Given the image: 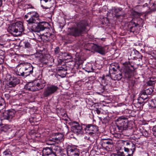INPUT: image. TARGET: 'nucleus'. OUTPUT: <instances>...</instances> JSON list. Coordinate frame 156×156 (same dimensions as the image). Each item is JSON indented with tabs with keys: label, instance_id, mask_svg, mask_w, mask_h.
<instances>
[{
	"label": "nucleus",
	"instance_id": "39448f33",
	"mask_svg": "<svg viewBox=\"0 0 156 156\" xmlns=\"http://www.w3.org/2000/svg\"><path fill=\"white\" fill-rule=\"evenodd\" d=\"M116 126L119 132H122L128 128V120L127 116H122L116 120Z\"/></svg>",
	"mask_w": 156,
	"mask_h": 156
},
{
	"label": "nucleus",
	"instance_id": "f704fd0d",
	"mask_svg": "<svg viewBox=\"0 0 156 156\" xmlns=\"http://www.w3.org/2000/svg\"><path fill=\"white\" fill-rule=\"evenodd\" d=\"M55 54H57L59 53L60 51L59 48L58 47H56L55 49Z\"/></svg>",
	"mask_w": 156,
	"mask_h": 156
},
{
	"label": "nucleus",
	"instance_id": "a19ab883",
	"mask_svg": "<svg viewBox=\"0 0 156 156\" xmlns=\"http://www.w3.org/2000/svg\"><path fill=\"white\" fill-rule=\"evenodd\" d=\"M95 110L96 111L97 113L98 114H100V113H101V111L99 109H98L97 108Z\"/></svg>",
	"mask_w": 156,
	"mask_h": 156
},
{
	"label": "nucleus",
	"instance_id": "0eeeda50",
	"mask_svg": "<svg viewBox=\"0 0 156 156\" xmlns=\"http://www.w3.org/2000/svg\"><path fill=\"white\" fill-rule=\"evenodd\" d=\"M44 86L45 85L44 83L37 82L34 83H30L27 85L25 87L28 90L35 91L42 89L44 87Z\"/></svg>",
	"mask_w": 156,
	"mask_h": 156
},
{
	"label": "nucleus",
	"instance_id": "6e6552de",
	"mask_svg": "<svg viewBox=\"0 0 156 156\" xmlns=\"http://www.w3.org/2000/svg\"><path fill=\"white\" fill-rule=\"evenodd\" d=\"M20 64L21 65L25 67V68H23L22 69L25 76H28L33 73V67L30 63L24 62Z\"/></svg>",
	"mask_w": 156,
	"mask_h": 156
},
{
	"label": "nucleus",
	"instance_id": "2f4dec72",
	"mask_svg": "<svg viewBox=\"0 0 156 156\" xmlns=\"http://www.w3.org/2000/svg\"><path fill=\"white\" fill-rule=\"evenodd\" d=\"M117 155L118 156H125L124 152L119 151L117 153Z\"/></svg>",
	"mask_w": 156,
	"mask_h": 156
},
{
	"label": "nucleus",
	"instance_id": "6ab92c4d",
	"mask_svg": "<svg viewBox=\"0 0 156 156\" xmlns=\"http://www.w3.org/2000/svg\"><path fill=\"white\" fill-rule=\"evenodd\" d=\"M102 145L104 146L107 147L106 144L110 145L113 143L112 140L110 139L103 138L102 139Z\"/></svg>",
	"mask_w": 156,
	"mask_h": 156
},
{
	"label": "nucleus",
	"instance_id": "c756f323",
	"mask_svg": "<svg viewBox=\"0 0 156 156\" xmlns=\"http://www.w3.org/2000/svg\"><path fill=\"white\" fill-rule=\"evenodd\" d=\"M99 46H98L96 45L93 44L92 46V49L94 50V51L97 52L98 49V48Z\"/></svg>",
	"mask_w": 156,
	"mask_h": 156
},
{
	"label": "nucleus",
	"instance_id": "9d476101",
	"mask_svg": "<svg viewBox=\"0 0 156 156\" xmlns=\"http://www.w3.org/2000/svg\"><path fill=\"white\" fill-rule=\"evenodd\" d=\"M72 124L73 126L71 127L72 131L76 135L81 133L83 128L79 123L74 121L72 122Z\"/></svg>",
	"mask_w": 156,
	"mask_h": 156
},
{
	"label": "nucleus",
	"instance_id": "72a5a7b5",
	"mask_svg": "<svg viewBox=\"0 0 156 156\" xmlns=\"http://www.w3.org/2000/svg\"><path fill=\"white\" fill-rule=\"evenodd\" d=\"M152 131L154 135L156 137V126L153 127L152 129Z\"/></svg>",
	"mask_w": 156,
	"mask_h": 156
},
{
	"label": "nucleus",
	"instance_id": "2eb2a0df",
	"mask_svg": "<svg viewBox=\"0 0 156 156\" xmlns=\"http://www.w3.org/2000/svg\"><path fill=\"white\" fill-rule=\"evenodd\" d=\"M23 68L25 69V67L21 65L20 63L17 66L16 68V74L19 76H25L22 70Z\"/></svg>",
	"mask_w": 156,
	"mask_h": 156
},
{
	"label": "nucleus",
	"instance_id": "4be33fe9",
	"mask_svg": "<svg viewBox=\"0 0 156 156\" xmlns=\"http://www.w3.org/2000/svg\"><path fill=\"white\" fill-rule=\"evenodd\" d=\"M98 49L97 51L98 52L102 55H104L105 54V49L104 47L99 46L98 48Z\"/></svg>",
	"mask_w": 156,
	"mask_h": 156
},
{
	"label": "nucleus",
	"instance_id": "5701e85b",
	"mask_svg": "<svg viewBox=\"0 0 156 156\" xmlns=\"http://www.w3.org/2000/svg\"><path fill=\"white\" fill-rule=\"evenodd\" d=\"M131 23L133 25L132 27H131L130 28V31L134 32V30L135 28V27H137L138 25L137 23H136L135 22H131Z\"/></svg>",
	"mask_w": 156,
	"mask_h": 156
},
{
	"label": "nucleus",
	"instance_id": "dca6fc26",
	"mask_svg": "<svg viewBox=\"0 0 156 156\" xmlns=\"http://www.w3.org/2000/svg\"><path fill=\"white\" fill-rule=\"evenodd\" d=\"M52 152L55 156H58V154L61 152L60 147L57 146L53 145L51 147Z\"/></svg>",
	"mask_w": 156,
	"mask_h": 156
},
{
	"label": "nucleus",
	"instance_id": "9b49d317",
	"mask_svg": "<svg viewBox=\"0 0 156 156\" xmlns=\"http://www.w3.org/2000/svg\"><path fill=\"white\" fill-rule=\"evenodd\" d=\"M14 115V112H13L10 111H6L3 113V119H5L10 121Z\"/></svg>",
	"mask_w": 156,
	"mask_h": 156
},
{
	"label": "nucleus",
	"instance_id": "393cba45",
	"mask_svg": "<svg viewBox=\"0 0 156 156\" xmlns=\"http://www.w3.org/2000/svg\"><path fill=\"white\" fill-rule=\"evenodd\" d=\"M0 156H12L11 152L8 151H6L1 154Z\"/></svg>",
	"mask_w": 156,
	"mask_h": 156
},
{
	"label": "nucleus",
	"instance_id": "4c0bfd02",
	"mask_svg": "<svg viewBox=\"0 0 156 156\" xmlns=\"http://www.w3.org/2000/svg\"><path fill=\"white\" fill-rule=\"evenodd\" d=\"M143 135L146 137L148 135L147 132L145 130L143 132Z\"/></svg>",
	"mask_w": 156,
	"mask_h": 156
},
{
	"label": "nucleus",
	"instance_id": "c03bdc74",
	"mask_svg": "<svg viewBox=\"0 0 156 156\" xmlns=\"http://www.w3.org/2000/svg\"><path fill=\"white\" fill-rule=\"evenodd\" d=\"M118 136H119V137H120L121 136L120 134H119V135H118Z\"/></svg>",
	"mask_w": 156,
	"mask_h": 156
},
{
	"label": "nucleus",
	"instance_id": "a878e982",
	"mask_svg": "<svg viewBox=\"0 0 156 156\" xmlns=\"http://www.w3.org/2000/svg\"><path fill=\"white\" fill-rule=\"evenodd\" d=\"M151 107L154 108L156 107V101L154 100H151L150 103Z\"/></svg>",
	"mask_w": 156,
	"mask_h": 156
},
{
	"label": "nucleus",
	"instance_id": "473e14b6",
	"mask_svg": "<svg viewBox=\"0 0 156 156\" xmlns=\"http://www.w3.org/2000/svg\"><path fill=\"white\" fill-rule=\"evenodd\" d=\"M46 144L47 145H51L52 146L53 145H54V144L55 143L52 142H51L50 140H47L46 141Z\"/></svg>",
	"mask_w": 156,
	"mask_h": 156
},
{
	"label": "nucleus",
	"instance_id": "a18cd8bd",
	"mask_svg": "<svg viewBox=\"0 0 156 156\" xmlns=\"http://www.w3.org/2000/svg\"><path fill=\"white\" fill-rule=\"evenodd\" d=\"M45 36H46V37H47L48 36V35H44Z\"/></svg>",
	"mask_w": 156,
	"mask_h": 156
},
{
	"label": "nucleus",
	"instance_id": "4468645a",
	"mask_svg": "<svg viewBox=\"0 0 156 156\" xmlns=\"http://www.w3.org/2000/svg\"><path fill=\"white\" fill-rule=\"evenodd\" d=\"M51 147H46L42 150L43 156H55L52 152Z\"/></svg>",
	"mask_w": 156,
	"mask_h": 156
},
{
	"label": "nucleus",
	"instance_id": "c85d7f7f",
	"mask_svg": "<svg viewBox=\"0 0 156 156\" xmlns=\"http://www.w3.org/2000/svg\"><path fill=\"white\" fill-rule=\"evenodd\" d=\"M64 56V59L65 60L71 59L72 58V56L68 54L65 53Z\"/></svg>",
	"mask_w": 156,
	"mask_h": 156
},
{
	"label": "nucleus",
	"instance_id": "79ce46f5",
	"mask_svg": "<svg viewBox=\"0 0 156 156\" xmlns=\"http://www.w3.org/2000/svg\"><path fill=\"white\" fill-rule=\"evenodd\" d=\"M2 1L3 0H0V7L2 5Z\"/></svg>",
	"mask_w": 156,
	"mask_h": 156
},
{
	"label": "nucleus",
	"instance_id": "bb28decb",
	"mask_svg": "<svg viewBox=\"0 0 156 156\" xmlns=\"http://www.w3.org/2000/svg\"><path fill=\"white\" fill-rule=\"evenodd\" d=\"M149 54L151 55L154 58H156V51H148Z\"/></svg>",
	"mask_w": 156,
	"mask_h": 156
},
{
	"label": "nucleus",
	"instance_id": "f3484780",
	"mask_svg": "<svg viewBox=\"0 0 156 156\" xmlns=\"http://www.w3.org/2000/svg\"><path fill=\"white\" fill-rule=\"evenodd\" d=\"M132 71L129 69L126 68L124 70L122 73L124 78H129L132 76Z\"/></svg>",
	"mask_w": 156,
	"mask_h": 156
},
{
	"label": "nucleus",
	"instance_id": "423d86ee",
	"mask_svg": "<svg viewBox=\"0 0 156 156\" xmlns=\"http://www.w3.org/2000/svg\"><path fill=\"white\" fill-rule=\"evenodd\" d=\"M58 89V87L54 85H50L44 89L43 95L44 97H48L55 93Z\"/></svg>",
	"mask_w": 156,
	"mask_h": 156
},
{
	"label": "nucleus",
	"instance_id": "e433bc0d",
	"mask_svg": "<svg viewBox=\"0 0 156 156\" xmlns=\"http://www.w3.org/2000/svg\"><path fill=\"white\" fill-rule=\"evenodd\" d=\"M129 150L128 148H126L125 147H124V151L126 152L128 154H128L131 153V151H130Z\"/></svg>",
	"mask_w": 156,
	"mask_h": 156
},
{
	"label": "nucleus",
	"instance_id": "7c9ffc66",
	"mask_svg": "<svg viewBox=\"0 0 156 156\" xmlns=\"http://www.w3.org/2000/svg\"><path fill=\"white\" fill-rule=\"evenodd\" d=\"M25 47V48H29L31 47V45L27 41L24 42Z\"/></svg>",
	"mask_w": 156,
	"mask_h": 156
},
{
	"label": "nucleus",
	"instance_id": "20e7f679",
	"mask_svg": "<svg viewBox=\"0 0 156 156\" xmlns=\"http://www.w3.org/2000/svg\"><path fill=\"white\" fill-rule=\"evenodd\" d=\"M9 32L11 33H16V36H17L24 30L23 23L20 21L13 23L9 27Z\"/></svg>",
	"mask_w": 156,
	"mask_h": 156
},
{
	"label": "nucleus",
	"instance_id": "f03ea898",
	"mask_svg": "<svg viewBox=\"0 0 156 156\" xmlns=\"http://www.w3.org/2000/svg\"><path fill=\"white\" fill-rule=\"evenodd\" d=\"M87 25L85 21H81L77 23L76 27L69 29L67 35L75 37L79 36L85 30Z\"/></svg>",
	"mask_w": 156,
	"mask_h": 156
},
{
	"label": "nucleus",
	"instance_id": "f8f14e48",
	"mask_svg": "<svg viewBox=\"0 0 156 156\" xmlns=\"http://www.w3.org/2000/svg\"><path fill=\"white\" fill-rule=\"evenodd\" d=\"M153 91V89L151 87L146 89L141 93L140 98L143 99H145L147 98V95L151 94Z\"/></svg>",
	"mask_w": 156,
	"mask_h": 156
},
{
	"label": "nucleus",
	"instance_id": "412c9836",
	"mask_svg": "<svg viewBox=\"0 0 156 156\" xmlns=\"http://www.w3.org/2000/svg\"><path fill=\"white\" fill-rule=\"evenodd\" d=\"M142 15L141 13L138 12L134 10H132L131 11V15L132 16L133 18L140 17Z\"/></svg>",
	"mask_w": 156,
	"mask_h": 156
},
{
	"label": "nucleus",
	"instance_id": "ea45409f",
	"mask_svg": "<svg viewBox=\"0 0 156 156\" xmlns=\"http://www.w3.org/2000/svg\"><path fill=\"white\" fill-rule=\"evenodd\" d=\"M48 140H50L51 142H52L54 143H55V142H56L55 140V138H52V139H50Z\"/></svg>",
	"mask_w": 156,
	"mask_h": 156
},
{
	"label": "nucleus",
	"instance_id": "37998d69",
	"mask_svg": "<svg viewBox=\"0 0 156 156\" xmlns=\"http://www.w3.org/2000/svg\"><path fill=\"white\" fill-rule=\"evenodd\" d=\"M101 87H103V91H104V86H102L101 85Z\"/></svg>",
	"mask_w": 156,
	"mask_h": 156
},
{
	"label": "nucleus",
	"instance_id": "1a4fd4ad",
	"mask_svg": "<svg viewBox=\"0 0 156 156\" xmlns=\"http://www.w3.org/2000/svg\"><path fill=\"white\" fill-rule=\"evenodd\" d=\"M67 152L68 156H79V150L74 147L68 146Z\"/></svg>",
	"mask_w": 156,
	"mask_h": 156
},
{
	"label": "nucleus",
	"instance_id": "49530a36",
	"mask_svg": "<svg viewBox=\"0 0 156 156\" xmlns=\"http://www.w3.org/2000/svg\"><path fill=\"white\" fill-rule=\"evenodd\" d=\"M104 77H104V76H103V78H102V79H103H103H104Z\"/></svg>",
	"mask_w": 156,
	"mask_h": 156
},
{
	"label": "nucleus",
	"instance_id": "a211bd4d",
	"mask_svg": "<svg viewBox=\"0 0 156 156\" xmlns=\"http://www.w3.org/2000/svg\"><path fill=\"white\" fill-rule=\"evenodd\" d=\"M12 79L9 83V86L10 87H14L20 83L19 80L16 77H13Z\"/></svg>",
	"mask_w": 156,
	"mask_h": 156
},
{
	"label": "nucleus",
	"instance_id": "f257e3e1",
	"mask_svg": "<svg viewBox=\"0 0 156 156\" xmlns=\"http://www.w3.org/2000/svg\"><path fill=\"white\" fill-rule=\"evenodd\" d=\"M24 18L26 20L28 26H31V29L35 32H39L45 29L44 24L46 22L39 21V15L36 12L28 13L25 15Z\"/></svg>",
	"mask_w": 156,
	"mask_h": 156
},
{
	"label": "nucleus",
	"instance_id": "c9c22d12",
	"mask_svg": "<svg viewBox=\"0 0 156 156\" xmlns=\"http://www.w3.org/2000/svg\"><path fill=\"white\" fill-rule=\"evenodd\" d=\"M5 53V52L4 50H0V56L3 57Z\"/></svg>",
	"mask_w": 156,
	"mask_h": 156
},
{
	"label": "nucleus",
	"instance_id": "de8ad7c7",
	"mask_svg": "<svg viewBox=\"0 0 156 156\" xmlns=\"http://www.w3.org/2000/svg\"><path fill=\"white\" fill-rule=\"evenodd\" d=\"M138 103H139L140 104H141V103H140V102H138Z\"/></svg>",
	"mask_w": 156,
	"mask_h": 156
},
{
	"label": "nucleus",
	"instance_id": "cd10ccee",
	"mask_svg": "<svg viewBox=\"0 0 156 156\" xmlns=\"http://www.w3.org/2000/svg\"><path fill=\"white\" fill-rule=\"evenodd\" d=\"M122 73H119L116 75H115L114 78L115 80H119L121 79L122 78Z\"/></svg>",
	"mask_w": 156,
	"mask_h": 156
},
{
	"label": "nucleus",
	"instance_id": "b1692460",
	"mask_svg": "<svg viewBox=\"0 0 156 156\" xmlns=\"http://www.w3.org/2000/svg\"><path fill=\"white\" fill-rule=\"evenodd\" d=\"M156 82V80L154 78H151L147 82V85L149 86H152Z\"/></svg>",
	"mask_w": 156,
	"mask_h": 156
},
{
	"label": "nucleus",
	"instance_id": "7ed1b4c3",
	"mask_svg": "<svg viewBox=\"0 0 156 156\" xmlns=\"http://www.w3.org/2000/svg\"><path fill=\"white\" fill-rule=\"evenodd\" d=\"M84 130L86 133H88L89 135L91 137H89L87 140L90 141L91 142H93L94 141V138L95 137L98 129V127L92 124L84 125Z\"/></svg>",
	"mask_w": 156,
	"mask_h": 156
},
{
	"label": "nucleus",
	"instance_id": "ddd939ff",
	"mask_svg": "<svg viewBox=\"0 0 156 156\" xmlns=\"http://www.w3.org/2000/svg\"><path fill=\"white\" fill-rule=\"evenodd\" d=\"M122 143L123 144L126 145L127 146L131 145L132 146V148H130V149L131 151V153L128 154L126 156H133V154L134 151L135 150V144L131 142L128 141H122Z\"/></svg>",
	"mask_w": 156,
	"mask_h": 156
},
{
	"label": "nucleus",
	"instance_id": "09e8293b",
	"mask_svg": "<svg viewBox=\"0 0 156 156\" xmlns=\"http://www.w3.org/2000/svg\"><path fill=\"white\" fill-rule=\"evenodd\" d=\"M91 66V68H92V66Z\"/></svg>",
	"mask_w": 156,
	"mask_h": 156
},
{
	"label": "nucleus",
	"instance_id": "58836bf2",
	"mask_svg": "<svg viewBox=\"0 0 156 156\" xmlns=\"http://www.w3.org/2000/svg\"><path fill=\"white\" fill-rule=\"evenodd\" d=\"M4 46L3 44H0V50H4Z\"/></svg>",
	"mask_w": 156,
	"mask_h": 156
},
{
	"label": "nucleus",
	"instance_id": "aec40b11",
	"mask_svg": "<svg viewBox=\"0 0 156 156\" xmlns=\"http://www.w3.org/2000/svg\"><path fill=\"white\" fill-rule=\"evenodd\" d=\"M64 136L62 133H58V135L55 138L56 142L58 143L59 142H62L64 140L63 138Z\"/></svg>",
	"mask_w": 156,
	"mask_h": 156
}]
</instances>
